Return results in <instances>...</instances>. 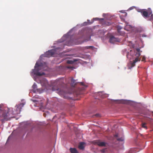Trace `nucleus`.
Here are the masks:
<instances>
[{"instance_id":"obj_10","label":"nucleus","mask_w":153,"mask_h":153,"mask_svg":"<svg viewBox=\"0 0 153 153\" xmlns=\"http://www.w3.org/2000/svg\"><path fill=\"white\" fill-rule=\"evenodd\" d=\"M85 143L84 142H80L79 143V148L81 150H83L84 148V145Z\"/></svg>"},{"instance_id":"obj_15","label":"nucleus","mask_w":153,"mask_h":153,"mask_svg":"<svg viewBox=\"0 0 153 153\" xmlns=\"http://www.w3.org/2000/svg\"><path fill=\"white\" fill-rule=\"evenodd\" d=\"M146 123H143L142 124V127L145 128H147V127L146 126Z\"/></svg>"},{"instance_id":"obj_27","label":"nucleus","mask_w":153,"mask_h":153,"mask_svg":"<svg viewBox=\"0 0 153 153\" xmlns=\"http://www.w3.org/2000/svg\"><path fill=\"white\" fill-rule=\"evenodd\" d=\"M68 68H72L71 67H70V66L68 67Z\"/></svg>"},{"instance_id":"obj_21","label":"nucleus","mask_w":153,"mask_h":153,"mask_svg":"<svg viewBox=\"0 0 153 153\" xmlns=\"http://www.w3.org/2000/svg\"><path fill=\"white\" fill-rule=\"evenodd\" d=\"M105 24L108 25H111V23L108 22H106Z\"/></svg>"},{"instance_id":"obj_24","label":"nucleus","mask_w":153,"mask_h":153,"mask_svg":"<svg viewBox=\"0 0 153 153\" xmlns=\"http://www.w3.org/2000/svg\"><path fill=\"white\" fill-rule=\"evenodd\" d=\"M142 36L143 37H146V35L145 34H143Z\"/></svg>"},{"instance_id":"obj_19","label":"nucleus","mask_w":153,"mask_h":153,"mask_svg":"<svg viewBox=\"0 0 153 153\" xmlns=\"http://www.w3.org/2000/svg\"><path fill=\"white\" fill-rule=\"evenodd\" d=\"M106 149H103L101 150V151L102 153H104L105 152V150Z\"/></svg>"},{"instance_id":"obj_14","label":"nucleus","mask_w":153,"mask_h":153,"mask_svg":"<svg viewBox=\"0 0 153 153\" xmlns=\"http://www.w3.org/2000/svg\"><path fill=\"white\" fill-rule=\"evenodd\" d=\"M123 137H121L120 138H117V140L119 141H123Z\"/></svg>"},{"instance_id":"obj_22","label":"nucleus","mask_w":153,"mask_h":153,"mask_svg":"<svg viewBox=\"0 0 153 153\" xmlns=\"http://www.w3.org/2000/svg\"><path fill=\"white\" fill-rule=\"evenodd\" d=\"M80 94H81L80 92H79L76 93V95H77V96H78V95H79Z\"/></svg>"},{"instance_id":"obj_18","label":"nucleus","mask_w":153,"mask_h":153,"mask_svg":"<svg viewBox=\"0 0 153 153\" xmlns=\"http://www.w3.org/2000/svg\"><path fill=\"white\" fill-rule=\"evenodd\" d=\"M145 59H146V58H145V56H143V57L142 59V61H144L145 60Z\"/></svg>"},{"instance_id":"obj_6","label":"nucleus","mask_w":153,"mask_h":153,"mask_svg":"<svg viewBox=\"0 0 153 153\" xmlns=\"http://www.w3.org/2000/svg\"><path fill=\"white\" fill-rule=\"evenodd\" d=\"M92 143L94 145H97L100 146H105L106 144L105 143L100 142L99 140H94Z\"/></svg>"},{"instance_id":"obj_33","label":"nucleus","mask_w":153,"mask_h":153,"mask_svg":"<svg viewBox=\"0 0 153 153\" xmlns=\"http://www.w3.org/2000/svg\"><path fill=\"white\" fill-rule=\"evenodd\" d=\"M102 20H103V19H101Z\"/></svg>"},{"instance_id":"obj_29","label":"nucleus","mask_w":153,"mask_h":153,"mask_svg":"<svg viewBox=\"0 0 153 153\" xmlns=\"http://www.w3.org/2000/svg\"><path fill=\"white\" fill-rule=\"evenodd\" d=\"M150 112H151L153 114V111H151Z\"/></svg>"},{"instance_id":"obj_30","label":"nucleus","mask_w":153,"mask_h":153,"mask_svg":"<svg viewBox=\"0 0 153 153\" xmlns=\"http://www.w3.org/2000/svg\"><path fill=\"white\" fill-rule=\"evenodd\" d=\"M97 115H98L97 114H96L95 116H97Z\"/></svg>"},{"instance_id":"obj_12","label":"nucleus","mask_w":153,"mask_h":153,"mask_svg":"<svg viewBox=\"0 0 153 153\" xmlns=\"http://www.w3.org/2000/svg\"><path fill=\"white\" fill-rule=\"evenodd\" d=\"M32 88L34 89H36L37 88V85L35 83H34L32 86Z\"/></svg>"},{"instance_id":"obj_28","label":"nucleus","mask_w":153,"mask_h":153,"mask_svg":"<svg viewBox=\"0 0 153 153\" xmlns=\"http://www.w3.org/2000/svg\"><path fill=\"white\" fill-rule=\"evenodd\" d=\"M81 84H82V85H84V84L82 83V82H81Z\"/></svg>"},{"instance_id":"obj_25","label":"nucleus","mask_w":153,"mask_h":153,"mask_svg":"<svg viewBox=\"0 0 153 153\" xmlns=\"http://www.w3.org/2000/svg\"><path fill=\"white\" fill-rule=\"evenodd\" d=\"M58 81H55L54 82V84H56L58 83Z\"/></svg>"},{"instance_id":"obj_4","label":"nucleus","mask_w":153,"mask_h":153,"mask_svg":"<svg viewBox=\"0 0 153 153\" xmlns=\"http://www.w3.org/2000/svg\"><path fill=\"white\" fill-rule=\"evenodd\" d=\"M52 90L53 91H56L60 96L65 99L68 98L66 93L63 90H61L60 89L56 87H53L52 88Z\"/></svg>"},{"instance_id":"obj_2","label":"nucleus","mask_w":153,"mask_h":153,"mask_svg":"<svg viewBox=\"0 0 153 153\" xmlns=\"http://www.w3.org/2000/svg\"><path fill=\"white\" fill-rule=\"evenodd\" d=\"M42 66V64L41 63L40 64H39L37 62L36 63L35 66V68L33 70V72L34 74L40 76L45 74L43 72H39Z\"/></svg>"},{"instance_id":"obj_13","label":"nucleus","mask_w":153,"mask_h":153,"mask_svg":"<svg viewBox=\"0 0 153 153\" xmlns=\"http://www.w3.org/2000/svg\"><path fill=\"white\" fill-rule=\"evenodd\" d=\"M67 63L68 64H72L74 63V62L72 60H68L67 61Z\"/></svg>"},{"instance_id":"obj_26","label":"nucleus","mask_w":153,"mask_h":153,"mask_svg":"<svg viewBox=\"0 0 153 153\" xmlns=\"http://www.w3.org/2000/svg\"><path fill=\"white\" fill-rule=\"evenodd\" d=\"M95 20H97L99 19V18H95L94 19Z\"/></svg>"},{"instance_id":"obj_32","label":"nucleus","mask_w":153,"mask_h":153,"mask_svg":"<svg viewBox=\"0 0 153 153\" xmlns=\"http://www.w3.org/2000/svg\"><path fill=\"white\" fill-rule=\"evenodd\" d=\"M128 153H131V152H129Z\"/></svg>"},{"instance_id":"obj_31","label":"nucleus","mask_w":153,"mask_h":153,"mask_svg":"<svg viewBox=\"0 0 153 153\" xmlns=\"http://www.w3.org/2000/svg\"><path fill=\"white\" fill-rule=\"evenodd\" d=\"M126 13V15H127V13Z\"/></svg>"},{"instance_id":"obj_8","label":"nucleus","mask_w":153,"mask_h":153,"mask_svg":"<svg viewBox=\"0 0 153 153\" xmlns=\"http://www.w3.org/2000/svg\"><path fill=\"white\" fill-rule=\"evenodd\" d=\"M56 51L54 49H52L46 52L44 54V56L46 57H50L52 56L55 53Z\"/></svg>"},{"instance_id":"obj_23","label":"nucleus","mask_w":153,"mask_h":153,"mask_svg":"<svg viewBox=\"0 0 153 153\" xmlns=\"http://www.w3.org/2000/svg\"><path fill=\"white\" fill-rule=\"evenodd\" d=\"M118 136V134H116L114 135V137H117Z\"/></svg>"},{"instance_id":"obj_7","label":"nucleus","mask_w":153,"mask_h":153,"mask_svg":"<svg viewBox=\"0 0 153 153\" xmlns=\"http://www.w3.org/2000/svg\"><path fill=\"white\" fill-rule=\"evenodd\" d=\"M140 12L143 16L145 19H146L148 18L149 16L152 13V11L148 13L147 11L144 10H142Z\"/></svg>"},{"instance_id":"obj_20","label":"nucleus","mask_w":153,"mask_h":153,"mask_svg":"<svg viewBox=\"0 0 153 153\" xmlns=\"http://www.w3.org/2000/svg\"><path fill=\"white\" fill-rule=\"evenodd\" d=\"M122 29V28L121 27H118V29H117V31H118V32L119 33H120V30Z\"/></svg>"},{"instance_id":"obj_5","label":"nucleus","mask_w":153,"mask_h":153,"mask_svg":"<svg viewBox=\"0 0 153 153\" xmlns=\"http://www.w3.org/2000/svg\"><path fill=\"white\" fill-rule=\"evenodd\" d=\"M24 104L23 103H22L16 105V112L15 113H13V112H12L11 114L13 115V114H19L21 111V109L24 106Z\"/></svg>"},{"instance_id":"obj_3","label":"nucleus","mask_w":153,"mask_h":153,"mask_svg":"<svg viewBox=\"0 0 153 153\" xmlns=\"http://www.w3.org/2000/svg\"><path fill=\"white\" fill-rule=\"evenodd\" d=\"M136 52L135 56H136V57L135 58L134 60L132 62L131 61V68L134 67L135 65V63L138 61H140V58H139V56L140 55V49L139 48H137L136 49Z\"/></svg>"},{"instance_id":"obj_9","label":"nucleus","mask_w":153,"mask_h":153,"mask_svg":"<svg viewBox=\"0 0 153 153\" xmlns=\"http://www.w3.org/2000/svg\"><path fill=\"white\" fill-rule=\"evenodd\" d=\"M119 40L118 38H115L113 36H111L110 37L109 42L112 43H114L115 42H119Z\"/></svg>"},{"instance_id":"obj_1","label":"nucleus","mask_w":153,"mask_h":153,"mask_svg":"<svg viewBox=\"0 0 153 153\" xmlns=\"http://www.w3.org/2000/svg\"><path fill=\"white\" fill-rule=\"evenodd\" d=\"M2 105H0V119L2 121L10 120L12 117V115H10L9 113V109L7 108L3 110L2 109Z\"/></svg>"},{"instance_id":"obj_16","label":"nucleus","mask_w":153,"mask_h":153,"mask_svg":"<svg viewBox=\"0 0 153 153\" xmlns=\"http://www.w3.org/2000/svg\"><path fill=\"white\" fill-rule=\"evenodd\" d=\"M93 47L92 46H86L85 47V48L88 49H89L90 48H92Z\"/></svg>"},{"instance_id":"obj_11","label":"nucleus","mask_w":153,"mask_h":153,"mask_svg":"<svg viewBox=\"0 0 153 153\" xmlns=\"http://www.w3.org/2000/svg\"><path fill=\"white\" fill-rule=\"evenodd\" d=\"M70 150L71 153H78L76 149L74 148H71L70 149Z\"/></svg>"},{"instance_id":"obj_17","label":"nucleus","mask_w":153,"mask_h":153,"mask_svg":"<svg viewBox=\"0 0 153 153\" xmlns=\"http://www.w3.org/2000/svg\"><path fill=\"white\" fill-rule=\"evenodd\" d=\"M75 81L72 78L71 79V82L73 83H74L75 82Z\"/></svg>"}]
</instances>
